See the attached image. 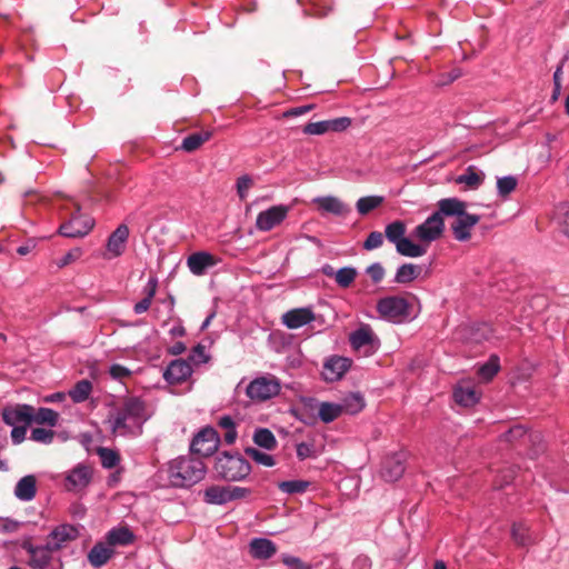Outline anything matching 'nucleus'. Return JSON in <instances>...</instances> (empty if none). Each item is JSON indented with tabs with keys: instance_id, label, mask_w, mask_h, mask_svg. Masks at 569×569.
I'll use <instances>...</instances> for the list:
<instances>
[{
	"instance_id": "1",
	"label": "nucleus",
	"mask_w": 569,
	"mask_h": 569,
	"mask_svg": "<svg viewBox=\"0 0 569 569\" xmlns=\"http://www.w3.org/2000/svg\"><path fill=\"white\" fill-rule=\"evenodd\" d=\"M148 416L144 402L138 397L127 398L121 407L109 415L108 422L113 433L140 435Z\"/></svg>"
},
{
	"instance_id": "2",
	"label": "nucleus",
	"mask_w": 569,
	"mask_h": 569,
	"mask_svg": "<svg viewBox=\"0 0 569 569\" xmlns=\"http://www.w3.org/2000/svg\"><path fill=\"white\" fill-rule=\"evenodd\" d=\"M167 472L171 486L188 488L204 478L206 466L200 458L182 456L169 462Z\"/></svg>"
},
{
	"instance_id": "3",
	"label": "nucleus",
	"mask_w": 569,
	"mask_h": 569,
	"mask_svg": "<svg viewBox=\"0 0 569 569\" xmlns=\"http://www.w3.org/2000/svg\"><path fill=\"white\" fill-rule=\"evenodd\" d=\"M214 470L227 481H240L250 475L251 466L239 453L222 452L217 457Z\"/></svg>"
},
{
	"instance_id": "4",
	"label": "nucleus",
	"mask_w": 569,
	"mask_h": 569,
	"mask_svg": "<svg viewBox=\"0 0 569 569\" xmlns=\"http://www.w3.org/2000/svg\"><path fill=\"white\" fill-rule=\"evenodd\" d=\"M410 310V303L402 296H388L377 302L380 317L395 323H403L411 319Z\"/></svg>"
},
{
	"instance_id": "5",
	"label": "nucleus",
	"mask_w": 569,
	"mask_h": 569,
	"mask_svg": "<svg viewBox=\"0 0 569 569\" xmlns=\"http://www.w3.org/2000/svg\"><path fill=\"white\" fill-rule=\"evenodd\" d=\"M281 385L273 376L259 377L252 380L247 387V396L257 401H264L279 395Z\"/></svg>"
},
{
	"instance_id": "6",
	"label": "nucleus",
	"mask_w": 569,
	"mask_h": 569,
	"mask_svg": "<svg viewBox=\"0 0 569 569\" xmlns=\"http://www.w3.org/2000/svg\"><path fill=\"white\" fill-rule=\"evenodd\" d=\"M219 443L220 437L217 430L204 427L193 437L190 449L202 457H209L218 450Z\"/></svg>"
},
{
	"instance_id": "7",
	"label": "nucleus",
	"mask_w": 569,
	"mask_h": 569,
	"mask_svg": "<svg viewBox=\"0 0 569 569\" xmlns=\"http://www.w3.org/2000/svg\"><path fill=\"white\" fill-rule=\"evenodd\" d=\"M407 453L405 451L395 452L385 457L381 462L380 476L387 482L399 480L406 470Z\"/></svg>"
},
{
	"instance_id": "8",
	"label": "nucleus",
	"mask_w": 569,
	"mask_h": 569,
	"mask_svg": "<svg viewBox=\"0 0 569 569\" xmlns=\"http://www.w3.org/2000/svg\"><path fill=\"white\" fill-rule=\"evenodd\" d=\"M92 468L84 463H78L64 477V488L68 491L79 492L86 489L92 479Z\"/></svg>"
},
{
	"instance_id": "9",
	"label": "nucleus",
	"mask_w": 569,
	"mask_h": 569,
	"mask_svg": "<svg viewBox=\"0 0 569 569\" xmlns=\"http://www.w3.org/2000/svg\"><path fill=\"white\" fill-rule=\"evenodd\" d=\"M93 224L94 221L91 217L77 213L60 226L59 233L68 238L84 237L91 231Z\"/></svg>"
},
{
	"instance_id": "10",
	"label": "nucleus",
	"mask_w": 569,
	"mask_h": 569,
	"mask_svg": "<svg viewBox=\"0 0 569 569\" xmlns=\"http://www.w3.org/2000/svg\"><path fill=\"white\" fill-rule=\"evenodd\" d=\"M288 211L287 206L278 204L259 212L256 219V228L259 231H270L286 219Z\"/></svg>"
},
{
	"instance_id": "11",
	"label": "nucleus",
	"mask_w": 569,
	"mask_h": 569,
	"mask_svg": "<svg viewBox=\"0 0 569 569\" xmlns=\"http://www.w3.org/2000/svg\"><path fill=\"white\" fill-rule=\"evenodd\" d=\"M22 549L29 555V566L36 569H44L52 559L54 550L46 542L36 546L31 541L26 540L21 545Z\"/></svg>"
},
{
	"instance_id": "12",
	"label": "nucleus",
	"mask_w": 569,
	"mask_h": 569,
	"mask_svg": "<svg viewBox=\"0 0 569 569\" xmlns=\"http://www.w3.org/2000/svg\"><path fill=\"white\" fill-rule=\"evenodd\" d=\"M443 229V218L440 213L433 212L425 222L416 227L415 234L421 241L431 242L442 234Z\"/></svg>"
},
{
	"instance_id": "13",
	"label": "nucleus",
	"mask_w": 569,
	"mask_h": 569,
	"mask_svg": "<svg viewBox=\"0 0 569 569\" xmlns=\"http://www.w3.org/2000/svg\"><path fill=\"white\" fill-rule=\"evenodd\" d=\"M2 419L8 426L29 425L33 419V407L26 403L6 406L2 410Z\"/></svg>"
},
{
	"instance_id": "14",
	"label": "nucleus",
	"mask_w": 569,
	"mask_h": 569,
	"mask_svg": "<svg viewBox=\"0 0 569 569\" xmlns=\"http://www.w3.org/2000/svg\"><path fill=\"white\" fill-rule=\"evenodd\" d=\"M317 319L311 307L295 308L284 312L281 317L283 326L288 329H299Z\"/></svg>"
},
{
	"instance_id": "15",
	"label": "nucleus",
	"mask_w": 569,
	"mask_h": 569,
	"mask_svg": "<svg viewBox=\"0 0 569 569\" xmlns=\"http://www.w3.org/2000/svg\"><path fill=\"white\" fill-rule=\"evenodd\" d=\"M79 536L78 529L68 523L56 527L47 537V543L54 550H60L67 542L76 540Z\"/></svg>"
},
{
	"instance_id": "16",
	"label": "nucleus",
	"mask_w": 569,
	"mask_h": 569,
	"mask_svg": "<svg viewBox=\"0 0 569 569\" xmlns=\"http://www.w3.org/2000/svg\"><path fill=\"white\" fill-rule=\"evenodd\" d=\"M129 228L126 223H121L109 236L107 241V258H116L121 256L124 250L129 238Z\"/></svg>"
},
{
	"instance_id": "17",
	"label": "nucleus",
	"mask_w": 569,
	"mask_h": 569,
	"mask_svg": "<svg viewBox=\"0 0 569 569\" xmlns=\"http://www.w3.org/2000/svg\"><path fill=\"white\" fill-rule=\"evenodd\" d=\"M350 367L351 360L349 358L332 356L323 365V379L330 382L337 381L343 377Z\"/></svg>"
},
{
	"instance_id": "18",
	"label": "nucleus",
	"mask_w": 569,
	"mask_h": 569,
	"mask_svg": "<svg viewBox=\"0 0 569 569\" xmlns=\"http://www.w3.org/2000/svg\"><path fill=\"white\" fill-rule=\"evenodd\" d=\"M192 375V367L188 360L177 359L171 361L163 372V378L171 385L186 381Z\"/></svg>"
},
{
	"instance_id": "19",
	"label": "nucleus",
	"mask_w": 569,
	"mask_h": 569,
	"mask_svg": "<svg viewBox=\"0 0 569 569\" xmlns=\"http://www.w3.org/2000/svg\"><path fill=\"white\" fill-rule=\"evenodd\" d=\"M480 221L478 214H471L465 211L457 217L451 226L455 238L458 241H467L471 237V229Z\"/></svg>"
},
{
	"instance_id": "20",
	"label": "nucleus",
	"mask_w": 569,
	"mask_h": 569,
	"mask_svg": "<svg viewBox=\"0 0 569 569\" xmlns=\"http://www.w3.org/2000/svg\"><path fill=\"white\" fill-rule=\"evenodd\" d=\"M313 202L321 211L337 217H346L351 212L350 206L333 196L318 197L313 199Z\"/></svg>"
},
{
	"instance_id": "21",
	"label": "nucleus",
	"mask_w": 569,
	"mask_h": 569,
	"mask_svg": "<svg viewBox=\"0 0 569 569\" xmlns=\"http://www.w3.org/2000/svg\"><path fill=\"white\" fill-rule=\"evenodd\" d=\"M214 264V257L206 251L194 252L187 259L189 270L196 276H202L208 268L213 267Z\"/></svg>"
},
{
	"instance_id": "22",
	"label": "nucleus",
	"mask_w": 569,
	"mask_h": 569,
	"mask_svg": "<svg viewBox=\"0 0 569 569\" xmlns=\"http://www.w3.org/2000/svg\"><path fill=\"white\" fill-rule=\"evenodd\" d=\"M134 533L126 526L110 529L106 535V542L113 549L117 546H129L134 542Z\"/></svg>"
},
{
	"instance_id": "23",
	"label": "nucleus",
	"mask_w": 569,
	"mask_h": 569,
	"mask_svg": "<svg viewBox=\"0 0 569 569\" xmlns=\"http://www.w3.org/2000/svg\"><path fill=\"white\" fill-rule=\"evenodd\" d=\"M114 550L104 541L97 542L88 553V561L94 568L104 566L113 556Z\"/></svg>"
},
{
	"instance_id": "24",
	"label": "nucleus",
	"mask_w": 569,
	"mask_h": 569,
	"mask_svg": "<svg viewBox=\"0 0 569 569\" xmlns=\"http://www.w3.org/2000/svg\"><path fill=\"white\" fill-rule=\"evenodd\" d=\"M37 493V480L33 475L22 477L14 487V496L20 501H31Z\"/></svg>"
},
{
	"instance_id": "25",
	"label": "nucleus",
	"mask_w": 569,
	"mask_h": 569,
	"mask_svg": "<svg viewBox=\"0 0 569 569\" xmlns=\"http://www.w3.org/2000/svg\"><path fill=\"white\" fill-rule=\"evenodd\" d=\"M250 555L254 559H269L276 552V545L267 538H254L249 543Z\"/></svg>"
},
{
	"instance_id": "26",
	"label": "nucleus",
	"mask_w": 569,
	"mask_h": 569,
	"mask_svg": "<svg viewBox=\"0 0 569 569\" xmlns=\"http://www.w3.org/2000/svg\"><path fill=\"white\" fill-rule=\"evenodd\" d=\"M466 202L458 198H445L438 201V211L440 216L459 217L466 211Z\"/></svg>"
},
{
	"instance_id": "27",
	"label": "nucleus",
	"mask_w": 569,
	"mask_h": 569,
	"mask_svg": "<svg viewBox=\"0 0 569 569\" xmlns=\"http://www.w3.org/2000/svg\"><path fill=\"white\" fill-rule=\"evenodd\" d=\"M422 267L415 263L401 264L395 274L393 282L398 284H407L420 277Z\"/></svg>"
},
{
	"instance_id": "28",
	"label": "nucleus",
	"mask_w": 569,
	"mask_h": 569,
	"mask_svg": "<svg viewBox=\"0 0 569 569\" xmlns=\"http://www.w3.org/2000/svg\"><path fill=\"white\" fill-rule=\"evenodd\" d=\"M203 501L209 505H224L230 502L228 486H210L203 491Z\"/></svg>"
},
{
	"instance_id": "29",
	"label": "nucleus",
	"mask_w": 569,
	"mask_h": 569,
	"mask_svg": "<svg viewBox=\"0 0 569 569\" xmlns=\"http://www.w3.org/2000/svg\"><path fill=\"white\" fill-rule=\"evenodd\" d=\"M485 180V173L478 171L475 167L469 166L465 173L457 177L456 182L458 184H465L469 189H478Z\"/></svg>"
},
{
	"instance_id": "30",
	"label": "nucleus",
	"mask_w": 569,
	"mask_h": 569,
	"mask_svg": "<svg viewBox=\"0 0 569 569\" xmlns=\"http://www.w3.org/2000/svg\"><path fill=\"white\" fill-rule=\"evenodd\" d=\"M453 398L463 407H471L479 401L477 391L470 386H458L453 391Z\"/></svg>"
},
{
	"instance_id": "31",
	"label": "nucleus",
	"mask_w": 569,
	"mask_h": 569,
	"mask_svg": "<svg viewBox=\"0 0 569 569\" xmlns=\"http://www.w3.org/2000/svg\"><path fill=\"white\" fill-rule=\"evenodd\" d=\"M212 137L211 131L194 132L183 138L181 149L187 152H193Z\"/></svg>"
},
{
	"instance_id": "32",
	"label": "nucleus",
	"mask_w": 569,
	"mask_h": 569,
	"mask_svg": "<svg viewBox=\"0 0 569 569\" xmlns=\"http://www.w3.org/2000/svg\"><path fill=\"white\" fill-rule=\"evenodd\" d=\"M373 332L369 326H362L350 335V343L355 349H360L373 341Z\"/></svg>"
},
{
	"instance_id": "33",
	"label": "nucleus",
	"mask_w": 569,
	"mask_h": 569,
	"mask_svg": "<svg viewBox=\"0 0 569 569\" xmlns=\"http://www.w3.org/2000/svg\"><path fill=\"white\" fill-rule=\"evenodd\" d=\"M218 426L224 430L223 441L227 445H233L237 440V423L231 416H222L218 419Z\"/></svg>"
},
{
	"instance_id": "34",
	"label": "nucleus",
	"mask_w": 569,
	"mask_h": 569,
	"mask_svg": "<svg viewBox=\"0 0 569 569\" xmlns=\"http://www.w3.org/2000/svg\"><path fill=\"white\" fill-rule=\"evenodd\" d=\"M341 413H343V408H341L340 403L320 402L319 405L318 415L325 423L332 422Z\"/></svg>"
},
{
	"instance_id": "35",
	"label": "nucleus",
	"mask_w": 569,
	"mask_h": 569,
	"mask_svg": "<svg viewBox=\"0 0 569 569\" xmlns=\"http://www.w3.org/2000/svg\"><path fill=\"white\" fill-rule=\"evenodd\" d=\"M396 249L401 256L410 258L421 257L426 253V249L423 247L412 242L406 237L399 243H397Z\"/></svg>"
},
{
	"instance_id": "36",
	"label": "nucleus",
	"mask_w": 569,
	"mask_h": 569,
	"mask_svg": "<svg viewBox=\"0 0 569 569\" xmlns=\"http://www.w3.org/2000/svg\"><path fill=\"white\" fill-rule=\"evenodd\" d=\"M340 406L343 408V412L356 415L365 408V400L359 392H353L347 396Z\"/></svg>"
},
{
	"instance_id": "37",
	"label": "nucleus",
	"mask_w": 569,
	"mask_h": 569,
	"mask_svg": "<svg viewBox=\"0 0 569 569\" xmlns=\"http://www.w3.org/2000/svg\"><path fill=\"white\" fill-rule=\"evenodd\" d=\"M253 441L257 446L266 450H272L277 446L274 435L267 428L257 429L253 433Z\"/></svg>"
},
{
	"instance_id": "38",
	"label": "nucleus",
	"mask_w": 569,
	"mask_h": 569,
	"mask_svg": "<svg viewBox=\"0 0 569 569\" xmlns=\"http://www.w3.org/2000/svg\"><path fill=\"white\" fill-rule=\"evenodd\" d=\"M493 337V329L489 323L482 322L473 326L470 330V341L473 343H482Z\"/></svg>"
},
{
	"instance_id": "39",
	"label": "nucleus",
	"mask_w": 569,
	"mask_h": 569,
	"mask_svg": "<svg viewBox=\"0 0 569 569\" xmlns=\"http://www.w3.org/2000/svg\"><path fill=\"white\" fill-rule=\"evenodd\" d=\"M92 391V383L87 379L78 381L74 387L69 391L71 399L79 403L86 401Z\"/></svg>"
},
{
	"instance_id": "40",
	"label": "nucleus",
	"mask_w": 569,
	"mask_h": 569,
	"mask_svg": "<svg viewBox=\"0 0 569 569\" xmlns=\"http://www.w3.org/2000/svg\"><path fill=\"white\" fill-rule=\"evenodd\" d=\"M383 201H385V198L381 196H367V197H362V198L358 199V201L356 203V208H357V211L361 216H366L370 211L380 207Z\"/></svg>"
},
{
	"instance_id": "41",
	"label": "nucleus",
	"mask_w": 569,
	"mask_h": 569,
	"mask_svg": "<svg viewBox=\"0 0 569 569\" xmlns=\"http://www.w3.org/2000/svg\"><path fill=\"white\" fill-rule=\"evenodd\" d=\"M385 234H386V238L391 243L397 246V243H399L405 238L406 224L400 220H396L386 226Z\"/></svg>"
},
{
	"instance_id": "42",
	"label": "nucleus",
	"mask_w": 569,
	"mask_h": 569,
	"mask_svg": "<svg viewBox=\"0 0 569 569\" xmlns=\"http://www.w3.org/2000/svg\"><path fill=\"white\" fill-rule=\"evenodd\" d=\"M59 413L50 408L41 407L37 410H33V419L36 423L39 425H48L50 427H54L58 422Z\"/></svg>"
},
{
	"instance_id": "43",
	"label": "nucleus",
	"mask_w": 569,
	"mask_h": 569,
	"mask_svg": "<svg viewBox=\"0 0 569 569\" xmlns=\"http://www.w3.org/2000/svg\"><path fill=\"white\" fill-rule=\"evenodd\" d=\"M357 274L358 272L356 268L343 267L337 270L335 273V280L339 287L349 288L353 283Z\"/></svg>"
},
{
	"instance_id": "44",
	"label": "nucleus",
	"mask_w": 569,
	"mask_h": 569,
	"mask_svg": "<svg viewBox=\"0 0 569 569\" xmlns=\"http://www.w3.org/2000/svg\"><path fill=\"white\" fill-rule=\"evenodd\" d=\"M500 369L499 357L492 355L489 360L480 366L478 373L485 380H491Z\"/></svg>"
},
{
	"instance_id": "45",
	"label": "nucleus",
	"mask_w": 569,
	"mask_h": 569,
	"mask_svg": "<svg viewBox=\"0 0 569 569\" xmlns=\"http://www.w3.org/2000/svg\"><path fill=\"white\" fill-rule=\"evenodd\" d=\"M309 486L310 482L306 480H288L279 482L278 488L284 493L295 495L303 493Z\"/></svg>"
},
{
	"instance_id": "46",
	"label": "nucleus",
	"mask_w": 569,
	"mask_h": 569,
	"mask_svg": "<svg viewBox=\"0 0 569 569\" xmlns=\"http://www.w3.org/2000/svg\"><path fill=\"white\" fill-rule=\"evenodd\" d=\"M98 456L101 460L102 467L106 469L114 468L120 461L119 453L109 448H99Z\"/></svg>"
},
{
	"instance_id": "47",
	"label": "nucleus",
	"mask_w": 569,
	"mask_h": 569,
	"mask_svg": "<svg viewBox=\"0 0 569 569\" xmlns=\"http://www.w3.org/2000/svg\"><path fill=\"white\" fill-rule=\"evenodd\" d=\"M517 179L513 176H506L502 178H498L497 180V190L500 197H507L517 187Z\"/></svg>"
},
{
	"instance_id": "48",
	"label": "nucleus",
	"mask_w": 569,
	"mask_h": 569,
	"mask_svg": "<svg viewBox=\"0 0 569 569\" xmlns=\"http://www.w3.org/2000/svg\"><path fill=\"white\" fill-rule=\"evenodd\" d=\"M244 452L259 465L266 467H272L276 465V461L271 455L262 452L256 448H246Z\"/></svg>"
},
{
	"instance_id": "49",
	"label": "nucleus",
	"mask_w": 569,
	"mask_h": 569,
	"mask_svg": "<svg viewBox=\"0 0 569 569\" xmlns=\"http://www.w3.org/2000/svg\"><path fill=\"white\" fill-rule=\"evenodd\" d=\"M54 438V431L46 428H33L31 430L30 439L32 441L49 445Z\"/></svg>"
},
{
	"instance_id": "50",
	"label": "nucleus",
	"mask_w": 569,
	"mask_h": 569,
	"mask_svg": "<svg viewBox=\"0 0 569 569\" xmlns=\"http://www.w3.org/2000/svg\"><path fill=\"white\" fill-rule=\"evenodd\" d=\"M303 133L310 136H320L330 131L329 121H318V122H309L303 127Z\"/></svg>"
},
{
	"instance_id": "51",
	"label": "nucleus",
	"mask_w": 569,
	"mask_h": 569,
	"mask_svg": "<svg viewBox=\"0 0 569 569\" xmlns=\"http://www.w3.org/2000/svg\"><path fill=\"white\" fill-rule=\"evenodd\" d=\"M383 243V234L379 231H372L363 242V249L371 251L378 249Z\"/></svg>"
},
{
	"instance_id": "52",
	"label": "nucleus",
	"mask_w": 569,
	"mask_h": 569,
	"mask_svg": "<svg viewBox=\"0 0 569 569\" xmlns=\"http://www.w3.org/2000/svg\"><path fill=\"white\" fill-rule=\"evenodd\" d=\"M366 273L371 278L373 283H379L383 279L386 271L380 262H375L367 267Z\"/></svg>"
},
{
	"instance_id": "53",
	"label": "nucleus",
	"mask_w": 569,
	"mask_h": 569,
	"mask_svg": "<svg viewBox=\"0 0 569 569\" xmlns=\"http://www.w3.org/2000/svg\"><path fill=\"white\" fill-rule=\"evenodd\" d=\"M526 435H527V431H526L525 427L520 426V425H516V426L511 427L508 431H506L502 435V438L508 442H512V441L522 439L523 437H526Z\"/></svg>"
},
{
	"instance_id": "54",
	"label": "nucleus",
	"mask_w": 569,
	"mask_h": 569,
	"mask_svg": "<svg viewBox=\"0 0 569 569\" xmlns=\"http://www.w3.org/2000/svg\"><path fill=\"white\" fill-rule=\"evenodd\" d=\"M252 179L244 174V176H241L240 178H238L237 180V192H238V196L241 200H244L248 196V191L249 189L251 188L252 186Z\"/></svg>"
},
{
	"instance_id": "55",
	"label": "nucleus",
	"mask_w": 569,
	"mask_h": 569,
	"mask_svg": "<svg viewBox=\"0 0 569 569\" xmlns=\"http://www.w3.org/2000/svg\"><path fill=\"white\" fill-rule=\"evenodd\" d=\"M282 561L290 569H312L310 563H306L300 558L295 556H283Z\"/></svg>"
},
{
	"instance_id": "56",
	"label": "nucleus",
	"mask_w": 569,
	"mask_h": 569,
	"mask_svg": "<svg viewBox=\"0 0 569 569\" xmlns=\"http://www.w3.org/2000/svg\"><path fill=\"white\" fill-rule=\"evenodd\" d=\"M328 121H329V129H330V131H333V132L343 131L351 124L350 118H347V117L336 118V119L328 120Z\"/></svg>"
},
{
	"instance_id": "57",
	"label": "nucleus",
	"mask_w": 569,
	"mask_h": 569,
	"mask_svg": "<svg viewBox=\"0 0 569 569\" xmlns=\"http://www.w3.org/2000/svg\"><path fill=\"white\" fill-rule=\"evenodd\" d=\"M20 523L10 518H0V533H12L19 529Z\"/></svg>"
},
{
	"instance_id": "58",
	"label": "nucleus",
	"mask_w": 569,
	"mask_h": 569,
	"mask_svg": "<svg viewBox=\"0 0 569 569\" xmlns=\"http://www.w3.org/2000/svg\"><path fill=\"white\" fill-rule=\"evenodd\" d=\"M251 493L250 489L237 486H228V495L230 496V501L246 498Z\"/></svg>"
},
{
	"instance_id": "59",
	"label": "nucleus",
	"mask_w": 569,
	"mask_h": 569,
	"mask_svg": "<svg viewBox=\"0 0 569 569\" xmlns=\"http://www.w3.org/2000/svg\"><path fill=\"white\" fill-rule=\"evenodd\" d=\"M511 535L517 545L523 546L527 541L526 528L522 525H513Z\"/></svg>"
},
{
	"instance_id": "60",
	"label": "nucleus",
	"mask_w": 569,
	"mask_h": 569,
	"mask_svg": "<svg viewBox=\"0 0 569 569\" xmlns=\"http://www.w3.org/2000/svg\"><path fill=\"white\" fill-rule=\"evenodd\" d=\"M315 453L313 446L307 442H300L297 445V457L300 460L312 457Z\"/></svg>"
},
{
	"instance_id": "61",
	"label": "nucleus",
	"mask_w": 569,
	"mask_h": 569,
	"mask_svg": "<svg viewBox=\"0 0 569 569\" xmlns=\"http://www.w3.org/2000/svg\"><path fill=\"white\" fill-rule=\"evenodd\" d=\"M12 430H11V439H12V442L14 445H19L21 443L24 438H26V433H27V425H22V426H12Z\"/></svg>"
},
{
	"instance_id": "62",
	"label": "nucleus",
	"mask_w": 569,
	"mask_h": 569,
	"mask_svg": "<svg viewBox=\"0 0 569 569\" xmlns=\"http://www.w3.org/2000/svg\"><path fill=\"white\" fill-rule=\"evenodd\" d=\"M109 372H110L111 377L114 379H122V378L130 376V370L128 368H126L124 366H121L118 363L112 365L110 367Z\"/></svg>"
},
{
	"instance_id": "63",
	"label": "nucleus",
	"mask_w": 569,
	"mask_h": 569,
	"mask_svg": "<svg viewBox=\"0 0 569 569\" xmlns=\"http://www.w3.org/2000/svg\"><path fill=\"white\" fill-rule=\"evenodd\" d=\"M158 288V279L156 277H150L146 287L143 288L144 297L153 300Z\"/></svg>"
},
{
	"instance_id": "64",
	"label": "nucleus",
	"mask_w": 569,
	"mask_h": 569,
	"mask_svg": "<svg viewBox=\"0 0 569 569\" xmlns=\"http://www.w3.org/2000/svg\"><path fill=\"white\" fill-rule=\"evenodd\" d=\"M151 302H152L151 299H148V298L144 297L142 300H140L139 302H137L133 306L134 313L141 315V313L148 311L150 306H151Z\"/></svg>"
}]
</instances>
